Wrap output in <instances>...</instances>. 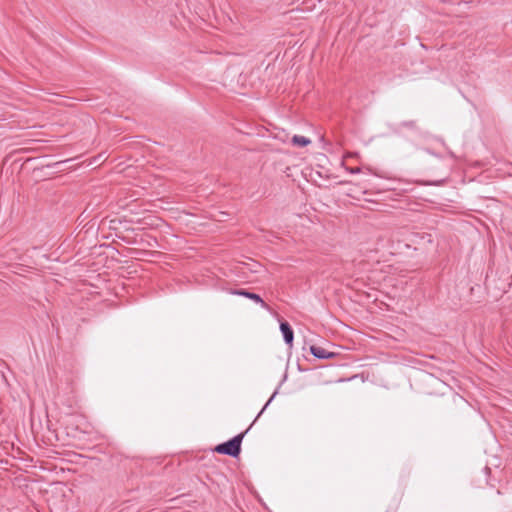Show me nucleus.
Wrapping results in <instances>:
<instances>
[{"label": "nucleus", "instance_id": "8", "mask_svg": "<svg viewBox=\"0 0 512 512\" xmlns=\"http://www.w3.org/2000/svg\"><path fill=\"white\" fill-rule=\"evenodd\" d=\"M348 171L351 173V174H358L361 172V169L359 167H355V168H349Z\"/></svg>", "mask_w": 512, "mask_h": 512}, {"label": "nucleus", "instance_id": "4", "mask_svg": "<svg viewBox=\"0 0 512 512\" xmlns=\"http://www.w3.org/2000/svg\"><path fill=\"white\" fill-rule=\"evenodd\" d=\"M280 331L283 335V339H284L285 343L289 347H291L293 344V340H294V332H293V329L290 326V324L286 321H281L280 322Z\"/></svg>", "mask_w": 512, "mask_h": 512}, {"label": "nucleus", "instance_id": "3", "mask_svg": "<svg viewBox=\"0 0 512 512\" xmlns=\"http://www.w3.org/2000/svg\"><path fill=\"white\" fill-rule=\"evenodd\" d=\"M309 351L314 357L318 359H332L337 356V353L329 352L326 349L316 345H311Z\"/></svg>", "mask_w": 512, "mask_h": 512}, {"label": "nucleus", "instance_id": "2", "mask_svg": "<svg viewBox=\"0 0 512 512\" xmlns=\"http://www.w3.org/2000/svg\"><path fill=\"white\" fill-rule=\"evenodd\" d=\"M230 294L238 295V296H243L245 298H248V299L254 301L255 303L260 304V306L263 309H265L267 311H271L270 306L261 298L260 295H258L256 293L250 292V291H248L246 289H232V290H230Z\"/></svg>", "mask_w": 512, "mask_h": 512}, {"label": "nucleus", "instance_id": "7", "mask_svg": "<svg viewBox=\"0 0 512 512\" xmlns=\"http://www.w3.org/2000/svg\"><path fill=\"white\" fill-rule=\"evenodd\" d=\"M400 127H404V128H408V129H411V130H416L417 129V123L416 121L414 120H409V121H403L399 124Z\"/></svg>", "mask_w": 512, "mask_h": 512}, {"label": "nucleus", "instance_id": "5", "mask_svg": "<svg viewBox=\"0 0 512 512\" xmlns=\"http://www.w3.org/2000/svg\"><path fill=\"white\" fill-rule=\"evenodd\" d=\"M409 241L411 242V244H421L422 242L431 243L432 236L431 234L427 233H411L409 235Z\"/></svg>", "mask_w": 512, "mask_h": 512}, {"label": "nucleus", "instance_id": "6", "mask_svg": "<svg viewBox=\"0 0 512 512\" xmlns=\"http://www.w3.org/2000/svg\"><path fill=\"white\" fill-rule=\"evenodd\" d=\"M291 143L294 146L305 147L311 143V140L302 135H294L291 139Z\"/></svg>", "mask_w": 512, "mask_h": 512}, {"label": "nucleus", "instance_id": "1", "mask_svg": "<svg viewBox=\"0 0 512 512\" xmlns=\"http://www.w3.org/2000/svg\"><path fill=\"white\" fill-rule=\"evenodd\" d=\"M277 394V391H275L272 396L269 398V400L266 402V404L264 405V407L261 409V411L258 413V415L256 416V418L254 419L253 423L250 425L252 426L255 421H257V419L261 416V414L264 412V410L268 407V405L272 402V400L274 399V397L276 396ZM251 427H249L248 429H246L244 432L234 436L233 438H231L230 440L226 441V442H223L221 444H218L216 447H215V451L219 454H223V455H228V456H231V457H238L240 452H241V443H242V440L245 436V434L249 431Z\"/></svg>", "mask_w": 512, "mask_h": 512}]
</instances>
